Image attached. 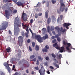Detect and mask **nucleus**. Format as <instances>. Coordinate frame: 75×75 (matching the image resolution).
Listing matches in <instances>:
<instances>
[{"instance_id":"nucleus-58","label":"nucleus","mask_w":75,"mask_h":75,"mask_svg":"<svg viewBox=\"0 0 75 75\" xmlns=\"http://www.w3.org/2000/svg\"><path fill=\"white\" fill-rule=\"evenodd\" d=\"M52 33L53 35H55V31L53 30L52 31Z\"/></svg>"},{"instance_id":"nucleus-29","label":"nucleus","mask_w":75,"mask_h":75,"mask_svg":"<svg viewBox=\"0 0 75 75\" xmlns=\"http://www.w3.org/2000/svg\"><path fill=\"white\" fill-rule=\"evenodd\" d=\"M38 59H39L40 61H42V59H43L40 56H38Z\"/></svg>"},{"instance_id":"nucleus-62","label":"nucleus","mask_w":75,"mask_h":75,"mask_svg":"<svg viewBox=\"0 0 75 75\" xmlns=\"http://www.w3.org/2000/svg\"><path fill=\"white\" fill-rule=\"evenodd\" d=\"M47 73L48 74H50V72L49 71V70H48L47 71H46Z\"/></svg>"},{"instance_id":"nucleus-7","label":"nucleus","mask_w":75,"mask_h":75,"mask_svg":"<svg viewBox=\"0 0 75 75\" xmlns=\"http://www.w3.org/2000/svg\"><path fill=\"white\" fill-rule=\"evenodd\" d=\"M65 5L64 4V3H60V11L63 12L65 10Z\"/></svg>"},{"instance_id":"nucleus-11","label":"nucleus","mask_w":75,"mask_h":75,"mask_svg":"<svg viewBox=\"0 0 75 75\" xmlns=\"http://www.w3.org/2000/svg\"><path fill=\"white\" fill-rule=\"evenodd\" d=\"M70 25H71V24L70 23H65L63 24V26L64 27H65L68 30L69 29V26Z\"/></svg>"},{"instance_id":"nucleus-14","label":"nucleus","mask_w":75,"mask_h":75,"mask_svg":"<svg viewBox=\"0 0 75 75\" xmlns=\"http://www.w3.org/2000/svg\"><path fill=\"white\" fill-rule=\"evenodd\" d=\"M55 29L57 30V32L59 34H60V28L58 26H56L55 27Z\"/></svg>"},{"instance_id":"nucleus-54","label":"nucleus","mask_w":75,"mask_h":75,"mask_svg":"<svg viewBox=\"0 0 75 75\" xmlns=\"http://www.w3.org/2000/svg\"><path fill=\"white\" fill-rule=\"evenodd\" d=\"M12 1L16 4V3L17 2V0H12Z\"/></svg>"},{"instance_id":"nucleus-51","label":"nucleus","mask_w":75,"mask_h":75,"mask_svg":"<svg viewBox=\"0 0 75 75\" xmlns=\"http://www.w3.org/2000/svg\"><path fill=\"white\" fill-rule=\"evenodd\" d=\"M22 66H23L24 67H29V65H28V66H25V64H23Z\"/></svg>"},{"instance_id":"nucleus-56","label":"nucleus","mask_w":75,"mask_h":75,"mask_svg":"<svg viewBox=\"0 0 75 75\" xmlns=\"http://www.w3.org/2000/svg\"><path fill=\"white\" fill-rule=\"evenodd\" d=\"M36 60H37V59H36V58H34L33 59V61H34V62H35V61H36Z\"/></svg>"},{"instance_id":"nucleus-21","label":"nucleus","mask_w":75,"mask_h":75,"mask_svg":"<svg viewBox=\"0 0 75 75\" xmlns=\"http://www.w3.org/2000/svg\"><path fill=\"white\" fill-rule=\"evenodd\" d=\"M11 0H3V2L4 3H8V2H11Z\"/></svg>"},{"instance_id":"nucleus-5","label":"nucleus","mask_w":75,"mask_h":75,"mask_svg":"<svg viewBox=\"0 0 75 75\" xmlns=\"http://www.w3.org/2000/svg\"><path fill=\"white\" fill-rule=\"evenodd\" d=\"M35 40L36 39L39 42H40V43L43 42V41L42 39V38H41V37L40 35H38L35 36Z\"/></svg>"},{"instance_id":"nucleus-17","label":"nucleus","mask_w":75,"mask_h":75,"mask_svg":"<svg viewBox=\"0 0 75 75\" xmlns=\"http://www.w3.org/2000/svg\"><path fill=\"white\" fill-rule=\"evenodd\" d=\"M60 34H61V32H62V33H64V32H65L66 31V30L65 29H63V28L62 27H61L60 28Z\"/></svg>"},{"instance_id":"nucleus-15","label":"nucleus","mask_w":75,"mask_h":75,"mask_svg":"<svg viewBox=\"0 0 75 75\" xmlns=\"http://www.w3.org/2000/svg\"><path fill=\"white\" fill-rule=\"evenodd\" d=\"M67 44L68 46L67 47H66V49L67 50H68V51H70V49H69V47H70L71 45V44L70 43H67Z\"/></svg>"},{"instance_id":"nucleus-4","label":"nucleus","mask_w":75,"mask_h":75,"mask_svg":"<svg viewBox=\"0 0 75 75\" xmlns=\"http://www.w3.org/2000/svg\"><path fill=\"white\" fill-rule=\"evenodd\" d=\"M45 70L43 66H42L40 69L39 70V72L40 75H45Z\"/></svg>"},{"instance_id":"nucleus-1","label":"nucleus","mask_w":75,"mask_h":75,"mask_svg":"<svg viewBox=\"0 0 75 75\" xmlns=\"http://www.w3.org/2000/svg\"><path fill=\"white\" fill-rule=\"evenodd\" d=\"M18 16L16 17L15 19L14 23L16 22L17 23L16 24H15L14 25V33L15 35H17L20 32V29L18 27H21V23L20 22V19L17 18Z\"/></svg>"},{"instance_id":"nucleus-53","label":"nucleus","mask_w":75,"mask_h":75,"mask_svg":"<svg viewBox=\"0 0 75 75\" xmlns=\"http://www.w3.org/2000/svg\"><path fill=\"white\" fill-rule=\"evenodd\" d=\"M8 32L9 34H10V35H12V33H11V32L10 30H9Z\"/></svg>"},{"instance_id":"nucleus-45","label":"nucleus","mask_w":75,"mask_h":75,"mask_svg":"<svg viewBox=\"0 0 75 75\" xmlns=\"http://www.w3.org/2000/svg\"><path fill=\"white\" fill-rule=\"evenodd\" d=\"M29 50L30 51H31H31H32V48H31V47H30V46H29Z\"/></svg>"},{"instance_id":"nucleus-49","label":"nucleus","mask_w":75,"mask_h":75,"mask_svg":"<svg viewBox=\"0 0 75 75\" xmlns=\"http://www.w3.org/2000/svg\"><path fill=\"white\" fill-rule=\"evenodd\" d=\"M38 15L40 17V16H42V13H39Z\"/></svg>"},{"instance_id":"nucleus-18","label":"nucleus","mask_w":75,"mask_h":75,"mask_svg":"<svg viewBox=\"0 0 75 75\" xmlns=\"http://www.w3.org/2000/svg\"><path fill=\"white\" fill-rule=\"evenodd\" d=\"M50 22H51V18L50 17H49L48 18L47 20V23L49 24L50 23Z\"/></svg>"},{"instance_id":"nucleus-42","label":"nucleus","mask_w":75,"mask_h":75,"mask_svg":"<svg viewBox=\"0 0 75 75\" xmlns=\"http://www.w3.org/2000/svg\"><path fill=\"white\" fill-rule=\"evenodd\" d=\"M36 64V65H39V64H40V62H39V61L38 60H37V61Z\"/></svg>"},{"instance_id":"nucleus-36","label":"nucleus","mask_w":75,"mask_h":75,"mask_svg":"<svg viewBox=\"0 0 75 75\" xmlns=\"http://www.w3.org/2000/svg\"><path fill=\"white\" fill-rule=\"evenodd\" d=\"M52 57L53 58H55L56 57V56H55V55L54 54V53H52Z\"/></svg>"},{"instance_id":"nucleus-35","label":"nucleus","mask_w":75,"mask_h":75,"mask_svg":"<svg viewBox=\"0 0 75 75\" xmlns=\"http://www.w3.org/2000/svg\"><path fill=\"white\" fill-rule=\"evenodd\" d=\"M35 17L36 18H38V13H36L35 15Z\"/></svg>"},{"instance_id":"nucleus-50","label":"nucleus","mask_w":75,"mask_h":75,"mask_svg":"<svg viewBox=\"0 0 75 75\" xmlns=\"http://www.w3.org/2000/svg\"><path fill=\"white\" fill-rule=\"evenodd\" d=\"M57 13H59V14H60V13H61V11H59V9H57Z\"/></svg>"},{"instance_id":"nucleus-16","label":"nucleus","mask_w":75,"mask_h":75,"mask_svg":"<svg viewBox=\"0 0 75 75\" xmlns=\"http://www.w3.org/2000/svg\"><path fill=\"white\" fill-rule=\"evenodd\" d=\"M42 38L43 40H45L48 38V35L46 34L44 36L42 37Z\"/></svg>"},{"instance_id":"nucleus-27","label":"nucleus","mask_w":75,"mask_h":75,"mask_svg":"<svg viewBox=\"0 0 75 75\" xmlns=\"http://www.w3.org/2000/svg\"><path fill=\"white\" fill-rule=\"evenodd\" d=\"M23 42H18V44L20 47H21V46H22V45L23 44Z\"/></svg>"},{"instance_id":"nucleus-13","label":"nucleus","mask_w":75,"mask_h":75,"mask_svg":"<svg viewBox=\"0 0 75 75\" xmlns=\"http://www.w3.org/2000/svg\"><path fill=\"white\" fill-rule=\"evenodd\" d=\"M5 15L6 17L8 19L9 18H8V17H9L10 16V15L8 14L9 12L8 11V10H6L5 11Z\"/></svg>"},{"instance_id":"nucleus-59","label":"nucleus","mask_w":75,"mask_h":75,"mask_svg":"<svg viewBox=\"0 0 75 75\" xmlns=\"http://www.w3.org/2000/svg\"><path fill=\"white\" fill-rule=\"evenodd\" d=\"M63 17V16H62V15H61L60 16V18H61V20H62Z\"/></svg>"},{"instance_id":"nucleus-57","label":"nucleus","mask_w":75,"mask_h":75,"mask_svg":"<svg viewBox=\"0 0 75 75\" xmlns=\"http://www.w3.org/2000/svg\"><path fill=\"white\" fill-rule=\"evenodd\" d=\"M26 31L27 33H29V30H28V28H26Z\"/></svg>"},{"instance_id":"nucleus-6","label":"nucleus","mask_w":75,"mask_h":75,"mask_svg":"<svg viewBox=\"0 0 75 75\" xmlns=\"http://www.w3.org/2000/svg\"><path fill=\"white\" fill-rule=\"evenodd\" d=\"M22 18L23 19L24 21H27V14L24 13V11H23L22 14Z\"/></svg>"},{"instance_id":"nucleus-28","label":"nucleus","mask_w":75,"mask_h":75,"mask_svg":"<svg viewBox=\"0 0 75 75\" xmlns=\"http://www.w3.org/2000/svg\"><path fill=\"white\" fill-rule=\"evenodd\" d=\"M50 30L51 31H53V30H55L54 26H51Z\"/></svg>"},{"instance_id":"nucleus-37","label":"nucleus","mask_w":75,"mask_h":75,"mask_svg":"<svg viewBox=\"0 0 75 75\" xmlns=\"http://www.w3.org/2000/svg\"><path fill=\"white\" fill-rule=\"evenodd\" d=\"M14 59H15V58H12L11 59V62H13V61H14Z\"/></svg>"},{"instance_id":"nucleus-23","label":"nucleus","mask_w":75,"mask_h":75,"mask_svg":"<svg viewBox=\"0 0 75 75\" xmlns=\"http://www.w3.org/2000/svg\"><path fill=\"white\" fill-rule=\"evenodd\" d=\"M48 12H47V11L45 12V16L46 18H48Z\"/></svg>"},{"instance_id":"nucleus-25","label":"nucleus","mask_w":75,"mask_h":75,"mask_svg":"<svg viewBox=\"0 0 75 75\" xmlns=\"http://www.w3.org/2000/svg\"><path fill=\"white\" fill-rule=\"evenodd\" d=\"M39 50H40L39 46L37 45H36L35 47V50L36 51H38Z\"/></svg>"},{"instance_id":"nucleus-34","label":"nucleus","mask_w":75,"mask_h":75,"mask_svg":"<svg viewBox=\"0 0 75 75\" xmlns=\"http://www.w3.org/2000/svg\"><path fill=\"white\" fill-rule=\"evenodd\" d=\"M11 50V48H7L6 49L7 52H10V51Z\"/></svg>"},{"instance_id":"nucleus-38","label":"nucleus","mask_w":75,"mask_h":75,"mask_svg":"<svg viewBox=\"0 0 75 75\" xmlns=\"http://www.w3.org/2000/svg\"><path fill=\"white\" fill-rule=\"evenodd\" d=\"M32 45L33 47H34L35 46V43L34 42H32Z\"/></svg>"},{"instance_id":"nucleus-9","label":"nucleus","mask_w":75,"mask_h":75,"mask_svg":"<svg viewBox=\"0 0 75 75\" xmlns=\"http://www.w3.org/2000/svg\"><path fill=\"white\" fill-rule=\"evenodd\" d=\"M45 48H43L42 49V51H43V52H48V50L49 49V46L47 45H46L45 46Z\"/></svg>"},{"instance_id":"nucleus-2","label":"nucleus","mask_w":75,"mask_h":75,"mask_svg":"<svg viewBox=\"0 0 75 75\" xmlns=\"http://www.w3.org/2000/svg\"><path fill=\"white\" fill-rule=\"evenodd\" d=\"M8 23L7 22H4L2 23L1 26H0V30L3 31L5 30L7 28V25H8Z\"/></svg>"},{"instance_id":"nucleus-12","label":"nucleus","mask_w":75,"mask_h":75,"mask_svg":"<svg viewBox=\"0 0 75 75\" xmlns=\"http://www.w3.org/2000/svg\"><path fill=\"white\" fill-rule=\"evenodd\" d=\"M24 41V38L23 37L20 36L18 37V42H23Z\"/></svg>"},{"instance_id":"nucleus-3","label":"nucleus","mask_w":75,"mask_h":75,"mask_svg":"<svg viewBox=\"0 0 75 75\" xmlns=\"http://www.w3.org/2000/svg\"><path fill=\"white\" fill-rule=\"evenodd\" d=\"M4 65L6 69L8 70L9 73H10L11 71V69H10V67H9V64H8V61L7 62H5L4 64Z\"/></svg>"},{"instance_id":"nucleus-47","label":"nucleus","mask_w":75,"mask_h":75,"mask_svg":"<svg viewBox=\"0 0 75 75\" xmlns=\"http://www.w3.org/2000/svg\"><path fill=\"white\" fill-rule=\"evenodd\" d=\"M59 38V35H58V34H57L55 36V38H57V39L58 38Z\"/></svg>"},{"instance_id":"nucleus-41","label":"nucleus","mask_w":75,"mask_h":75,"mask_svg":"<svg viewBox=\"0 0 75 75\" xmlns=\"http://www.w3.org/2000/svg\"><path fill=\"white\" fill-rule=\"evenodd\" d=\"M57 40L58 41V42H60V41H61V38H58L57 39Z\"/></svg>"},{"instance_id":"nucleus-30","label":"nucleus","mask_w":75,"mask_h":75,"mask_svg":"<svg viewBox=\"0 0 75 75\" xmlns=\"http://www.w3.org/2000/svg\"><path fill=\"white\" fill-rule=\"evenodd\" d=\"M35 57V56L34 55H32L30 56V59H33Z\"/></svg>"},{"instance_id":"nucleus-40","label":"nucleus","mask_w":75,"mask_h":75,"mask_svg":"<svg viewBox=\"0 0 75 75\" xmlns=\"http://www.w3.org/2000/svg\"><path fill=\"white\" fill-rule=\"evenodd\" d=\"M5 75V74L3 72L1 71L0 72V75Z\"/></svg>"},{"instance_id":"nucleus-55","label":"nucleus","mask_w":75,"mask_h":75,"mask_svg":"<svg viewBox=\"0 0 75 75\" xmlns=\"http://www.w3.org/2000/svg\"><path fill=\"white\" fill-rule=\"evenodd\" d=\"M15 68H16V67H15V65H13V67L12 68L13 71V70H14V69H15Z\"/></svg>"},{"instance_id":"nucleus-48","label":"nucleus","mask_w":75,"mask_h":75,"mask_svg":"<svg viewBox=\"0 0 75 75\" xmlns=\"http://www.w3.org/2000/svg\"><path fill=\"white\" fill-rule=\"evenodd\" d=\"M35 69H36V70H39V68H38V66L35 67Z\"/></svg>"},{"instance_id":"nucleus-24","label":"nucleus","mask_w":75,"mask_h":75,"mask_svg":"<svg viewBox=\"0 0 75 75\" xmlns=\"http://www.w3.org/2000/svg\"><path fill=\"white\" fill-rule=\"evenodd\" d=\"M17 55L18 56V57H19V58H20L21 57V52H20L18 53Z\"/></svg>"},{"instance_id":"nucleus-43","label":"nucleus","mask_w":75,"mask_h":75,"mask_svg":"<svg viewBox=\"0 0 75 75\" xmlns=\"http://www.w3.org/2000/svg\"><path fill=\"white\" fill-rule=\"evenodd\" d=\"M55 48H56V49H57V50H60V48L59 47V46H58V45H57V46L55 47Z\"/></svg>"},{"instance_id":"nucleus-33","label":"nucleus","mask_w":75,"mask_h":75,"mask_svg":"<svg viewBox=\"0 0 75 75\" xmlns=\"http://www.w3.org/2000/svg\"><path fill=\"white\" fill-rule=\"evenodd\" d=\"M51 1L52 4H55V3H56L57 1H56V0H52Z\"/></svg>"},{"instance_id":"nucleus-46","label":"nucleus","mask_w":75,"mask_h":75,"mask_svg":"<svg viewBox=\"0 0 75 75\" xmlns=\"http://www.w3.org/2000/svg\"><path fill=\"white\" fill-rule=\"evenodd\" d=\"M22 35L23 36V37H24V32L23 31L21 33Z\"/></svg>"},{"instance_id":"nucleus-8","label":"nucleus","mask_w":75,"mask_h":75,"mask_svg":"<svg viewBox=\"0 0 75 75\" xmlns=\"http://www.w3.org/2000/svg\"><path fill=\"white\" fill-rule=\"evenodd\" d=\"M25 4V2H23L21 1H19L16 3V4L18 5L19 7L22 6Z\"/></svg>"},{"instance_id":"nucleus-22","label":"nucleus","mask_w":75,"mask_h":75,"mask_svg":"<svg viewBox=\"0 0 75 75\" xmlns=\"http://www.w3.org/2000/svg\"><path fill=\"white\" fill-rule=\"evenodd\" d=\"M32 34V38H34V36L35 37V36H36V33H33Z\"/></svg>"},{"instance_id":"nucleus-10","label":"nucleus","mask_w":75,"mask_h":75,"mask_svg":"<svg viewBox=\"0 0 75 75\" xmlns=\"http://www.w3.org/2000/svg\"><path fill=\"white\" fill-rule=\"evenodd\" d=\"M54 62H54L53 63V65H54L57 68H59V65H58L56 63H58V62L56 59H54Z\"/></svg>"},{"instance_id":"nucleus-26","label":"nucleus","mask_w":75,"mask_h":75,"mask_svg":"<svg viewBox=\"0 0 75 75\" xmlns=\"http://www.w3.org/2000/svg\"><path fill=\"white\" fill-rule=\"evenodd\" d=\"M41 6V3L38 2V3L37 4L36 6V7H40Z\"/></svg>"},{"instance_id":"nucleus-64","label":"nucleus","mask_w":75,"mask_h":75,"mask_svg":"<svg viewBox=\"0 0 75 75\" xmlns=\"http://www.w3.org/2000/svg\"><path fill=\"white\" fill-rule=\"evenodd\" d=\"M50 69H54V67H52V66H50Z\"/></svg>"},{"instance_id":"nucleus-31","label":"nucleus","mask_w":75,"mask_h":75,"mask_svg":"<svg viewBox=\"0 0 75 75\" xmlns=\"http://www.w3.org/2000/svg\"><path fill=\"white\" fill-rule=\"evenodd\" d=\"M57 42V40L55 39H54V40H52V42L53 44H54V43H55Z\"/></svg>"},{"instance_id":"nucleus-19","label":"nucleus","mask_w":75,"mask_h":75,"mask_svg":"<svg viewBox=\"0 0 75 75\" xmlns=\"http://www.w3.org/2000/svg\"><path fill=\"white\" fill-rule=\"evenodd\" d=\"M57 58H58V59H61L62 58V55L60 54H59L57 55Z\"/></svg>"},{"instance_id":"nucleus-20","label":"nucleus","mask_w":75,"mask_h":75,"mask_svg":"<svg viewBox=\"0 0 75 75\" xmlns=\"http://www.w3.org/2000/svg\"><path fill=\"white\" fill-rule=\"evenodd\" d=\"M42 32L43 33V34H45L46 31V29L45 28H44L42 29Z\"/></svg>"},{"instance_id":"nucleus-63","label":"nucleus","mask_w":75,"mask_h":75,"mask_svg":"<svg viewBox=\"0 0 75 75\" xmlns=\"http://www.w3.org/2000/svg\"><path fill=\"white\" fill-rule=\"evenodd\" d=\"M2 42L1 41V40H0V46H1L2 45Z\"/></svg>"},{"instance_id":"nucleus-44","label":"nucleus","mask_w":75,"mask_h":75,"mask_svg":"<svg viewBox=\"0 0 75 75\" xmlns=\"http://www.w3.org/2000/svg\"><path fill=\"white\" fill-rule=\"evenodd\" d=\"M52 20H55V17L54 16H52Z\"/></svg>"},{"instance_id":"nucleus-60","label":"nucleus","mask_w":75,"mask_h":75,"mask_svg":"<svg viewBox=\"0 0 75 75\" xmlns=\"http://www.w3.org/2000/svg\"><path fill=\"white\" fill-rule=\"evenodd\" d=\"M64 47H62L61 48V49L62 50H63V51H64Z\"/></svg>"},{"instance_id":"nucleus-32","label":"nucleus","mask_w":75,"mask_h":75,"mask_svg":"<svg viewBox=\"0 0 75 75\" xmlns=\"http://www.w3.org/2000/svg\"><path fill=\"white\" fill-rule=\"evenodd\" d=\"M58 44H57V43H56L53 44V47H56L57 46H58Z\"/></svg>"},{"instance_id":"nucleus-39","label":"nucleus","mask_w":75,"mask_h":75,"mask_svg":"<svg viewBox=\"0 0 75 75\" xmlns=\"http://www.w3.org/2000/svg\"><path fill=\"white\" fill-rule=\"evenodd\" d=\"M17 11L16 10H14L13 11V13L16 14V13H17Z\"/></svg>"},{"instance_id":"nucleus-61","label":"nucleus","mask_w":75,"mask_h":75,"mask_svg":"<svg viewBox=\"0 0 75 75\" xmlns=\"http://www.w3.org/2000/svg\"><path fill=\"white\" fill-rule=\"evenodd\" d=\"M27 42L28 43H30V39H29L27 41Z\"/></svg>"},{"instance_id":"nucleus-52","label":"nucleus","mask_w":75,"mask_h":75,"mask_svg":"<svg viewBox=\"0 0 75 75\" xmlns=\"http://www.w3.org/2000/svg\"><path fill=\"white\" fill-rule=\"evenodd\" d=\"M33 22H34V20H33V19H31L30 20V23H33Z\"/></svg>"}]
</instances>
